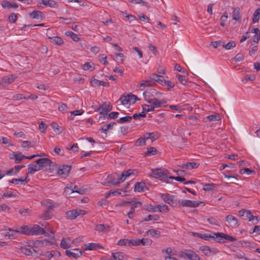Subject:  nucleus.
I'll return each mask as SVG.
<instances>
[{
  "label": "nucleus",
  "mask_w": 260,
  "mask_h": 260,
  "mask_svg": "<svg viewBox=\"0 0 260 260\" xmlns=\"http://www.w3.org/2000/svg\"><path fill=\"white\" fill-rule=\"evenodd\" d=\"M207 220L211 224L216 225H218V221L213 217L208 218H207Z\"/></svg>",
  "instance_id": "nucleus-63"
},
{
  "label": "nucleus",
  "mask_w": 260,
  "mask_h": 260,
  "mask_svg": "<svg viewBox=\"0 0 260 260\" xmlns=\"http://www.w3.org/2000/svg\"><path fill=\"white\" fill-rule=\"evenodd\" d=\"M75 252H72L70 250L66 249V255L69 257L77 258L81 256L82 254V251L77 248L73 249Z\"/></svg>",
  "instance_id": "nucleus-13"
},
{
  "label": "nucleus",
  "mask_w": 260,
  "mask_h": 260,
  "mask_svg": "<svg viewBox=\"0 0 260 260\" xmlns=\"http://www.w3.org/2000/svg\"><path fill=\"white\" fill-rule=\"evenodd\" d=\"M42 3L51 8L55 7L56 5V3L53 0H42Z\"/></svg>",
  "instance_id": "nucleus-36"
},
{
  "label": "nucleus",
  "mask_w": 260,
  "mask_h": 260,
  "mask_svg": "<svg viewBox=\"0 0 260 260\" xmlns=\"http://www.w3.org/2000/svg\"><path fill=\"white\" fill-rule=\"evenodd\" d=\"M112 106L110 105V103L109 102H105L103 104V105L96 110L101 111L100 112V114L101 115L106 114L108 112L112 110Z\"/></svg>",
  "instance_id": "nucleus-10"
},
{
  "label": "nucleus",
  "mask_w": 260,
  "mask_h": 260,
  "mask_svg": "<svg viewBox=\"0 0 260 260\" xmlns=\"http://www.w3.org/2000/svg\"><path fill=\"white\" fill-rule=\"evenodd\" d=\"M9 21L11 23H14L17 19V16L15 13L11 14L8 18Z\"/></svg>",
  "instance_id": "nucleus-53"
},
{
  "label": "nucleus",
  "mask_w": 260,
  "mask_h": 260,
  "mask_svg": "<svg viewBox=\"0 0 260 260\" xmlns=\"http://www.w3.org/2000/svg\"><path fill=\"white\" fill-rule=\"evenodd\" d=\"M168 174H169V171L165 169H157L152 171L151 176L156 179L159 178L160 180L164 182L168 183V181H166V180L168 178Z\"/></svg>",
  "instance_id": "nucleus-3"
},
{
  "label": "nucleus",
  "mask_w": 260,
  "mask_h": 260,
  "mask_svg": "<svg viewBox=\"0 0 260 260\" xmlns=\"http://www.w3.org/2000/svg\"><path fill=\"white\" fill-rule=\"evenodd\" d=\"M47 125L43 121H41L39 124V129L42 133H44L47 128Z\"/></svg>",
  "instance_id": "nucleus-58"
},
{
  "label": "nucleus",
  "mask_w": 260,
  "mask_h": 260,
  "mask_svg": "<svg viewBox=\"0 0 260 260\" xmlns=\"http://www.w3.org/2000/svg\"><path fill=\"white\" fill-rule=\"evenodd\" d=\"M9 232L5 234V236H8L9 239H14L16 237V233H19L18 230H12L11 229H8Z\"/></svg>",
  "instance_id": "nucleus-28"
},
{
  "label": "nucleus",
  "mask_w": 260,
  "mask_h": 260,
  "mask_svg": "<svg viewBox=\"0 0 260 260\" xmlns=\"http://www.w3.org/2000/svg\"><path fill=\"white\" fill-rule=\"evenodd\" d=\"M29 181V179H28V176H26L25 178L23 179L22 178L21 179H16L14 178L12 180H11L10 182L11 183H15V184H18V183L20 182L21 184L23 183H27Z\"/></svg>",
  "instance_id": "nucleus-26"
},
{
  "label": "nucleus",
  "mask_w": 260,
  "mask_h": 260,
  "mask_svg": "<svg viewBox=\"0 0 260 260\" xmlns=\"http://www.w3.org/2000/svg\"><path fill=\"white\" fill-rule=\"evenodd\" d=\"M52 216V212L50 210H46L41 216V218L44 220H47L51 218Z\"/></svg>",
  "instance_id": "nucleus-41"
},
{
  "label": "nucleus",
  "mask_w": 260,
  "mask_h": 260,
  "mask_svg": "<svg viewBox=\"0 0 260 260\" xmlns=\"http://www.w3.org/2000/svg\"><path fill=\"white\" fill-rule=\"evenodd\" d=\"M249 221L253 222L254 224H257L259 221V218L258 216H253L252 214H251Z\"/></svg>",
  "instance_id": "nucleus-60"
},
{
  "label": "nucleus",
  "mask_w": 260,
  "mask_h": 260,
  "mask_svg": "<svg viewBox=\"0 0 260 260\" xmlns=\"http://www.w3.org/2000/svg\"><path fill=\"white\" fill-rule=\"evenodd\" d=\"M113 260H127L128 256L122 252H117L112 253Z\"/></svg>",
  "instance_id": "nucleus-15"
},
{
  "label": "nucleus",
  "mask_w": 260,
  "mask_h": 260,
  "mask_svg": "<svg viewBox=\"0 0 260 260\" xmlns=\"http://www.w3.org/2000/svg\"><path fill=\"white\" fill-rule=\"evenodd\" d=\"M119 101H120L121 104L126 105L129 103V99H127V95H122L120 97Z\"/></svg>",
  "instance_id": "nucleus-49"
},
{
  "label": "nucleus",
  "mask_w": 260,
  "mask_h": 260,
  "mask_svg": "<svg viewBox=\"0 0 260 260\" xmlns=\"http://www.w3.org/2000/svg\"><path fill=\"white\" fill-rule=\"evenodd\" d=\"M99 247H100V245L95 243H89L88 244H84V249L85 250H95Z\"/></svg>",
  "instance_id": "nucleus-20"
},
{
  "label": "nucleus",
  "mask_w": 260,
  "mask_h": 260,
  "mask_svg": "<svg viewBox=\"0 0 260 260\" xmlns=\"http://www.w3.org/2000/svg\"><path fill=\"white\" fill-rule=\"evenodd\" d=\"M134 170L129 169L127 171H123L121 175V177H122V179H125L126 177H129L131 175L133 174L134 172Z\"/></svg>",
  "instance_id": "nucleus-40"
},
{
  "label": "nucleus",
  "mask_w": 260,
  "mask_h": 260,
  "mask_svg": "<svg viewBox=\"0 0 260 260\" xmlns=\"http://www.w3.org/2000/svg\"><path fill=\"white\" fill-rule=\"evenodd\" d=\"M54 151L55 153L58 155H63L64 154V150L63 149H61L59 147H55L54 149Z\"/></svg>",
  "instance_id": "nucleus-64"
},
{
  "label": "nucleus",
  "mask_w": 260,
  "mask_h": 260,
  "mask_svg": "<svg viewBox=\"0 0 260 260\" xmlns=\"http://www.w3.org/2000/svg\"><path fill=\"white\" fill-rule=\"evenodd\" d=\"M28 171L26 174V176H28V174H34L36 172L41 170L40 167L36 163L34 162L28 165Z\"/></svg>",
  "instance_id": "nucleus-16"
},
{
  "label": "nucleus",
  "mask_w": 260,
  "mask_h": 260,
  "mask_svg": "<svg viewBox=\"0 0 260 260\" xmlns=\"http://www.w3.org/2000/svg\"><path fill=\"white\" fill-rule=\"evenodd\" d=\"M226 221L232 228H235L239 225L238 219L232 215H228L225 218Z\"/></svg>",
  "instance_id": "nucleus-11"
},
{
  "label": "nucleus",
  "mask_w": 260,
  "mask_h": 260,
  "mask_svg": "<svg viewBox=\"0 0 260 260\" xmlns=\"http://www.w3.org/2000/svg\"><path fill=\"white\" fill-rule=\"evenodd\" d=\"M145 209L149 212H156L157 211V206L154 207L151 205H149Z\"/></svg>",
  "instance_id": "nucleus-62"
},
{
  "label": "nucleus",
  "mask_w": 260,
  "mask_h": 260,
  "mask_svg": "<svg viewBox=\"0 0 260 260\" xmlns=\"http://www.w3.org/2000/svg\"><path fill=\"white\" fill-rule=\"evenodd\" d=\"M239 214L240 216H245L246 217H247V218H248L249 219L250 216H251V215L252 214V212L249 210L243 209V210H240L239 211Z\"/></svg>",
  "instance_id": "nucleus-39"
},
{
  "label": "nucleus",
  "mask_w": 260,
  "mask_h": 260,
  "mask_svg": "<svg viewBox=\"0 0 260 260\" xmlns=\"http://www.w3.org/2000/svg\"><path fill=\"white\" fill-rule=\"evenodd\" d=\"M116 124V122H111L107 125H104L102 126L101 128V131L105 134H107V131H108L110 129H112V127Z\"/></svg>",
  "instance_id": "nucleus-31"
},
{
  "label": "nucleus",
  "mask_w": 260,
  "mask_h": 260,
  "mask_svg": "<svg viewBox=\"0 0 260 260\" xmlns=\"http://www.w3.org/2000/svg\"><path fill=\"white\" fill-rule=\"evenodd\" d=\"M209 121H217L219 119V116L217 115H211L207 117Z\"/></svg>",
  "instance_id": "nucleus-61"
},
{
  "label": "nucleus",
  "mask_w": 260,
  "mask_h": 260,
  "mask_svg": "<svg viewBox=\"0 0 260 260\" xmlns=\"http://www.w3.org/2000/svg\"><path fill=\"white\" fill-rule=\"evenodd\" d=\"M146 143V140L143 136V137L140 138L139 139L137 140L136 142L135 145L137 146H142L145 145Z\"/></svg>",
  "instance_id": "nucleus-50"
},
{
  "label": "nucleus",
  "mask_w": 260,
  "mask_h": 260,
  "mask_svg": "<svg viewBox=\"0 0 260 260\" xmlns=\"http://www.w3.org/2000/svg\"><path fill=\"white\" fill-rule=\"evenodd\" d=\"M71 240L69 238H66V249L69 248L71 247V243H77L80 242V239L79 238H75L70 242Z\"/></svg>",
  "instance_id": "nucleus-37"
},
{
  "label": "nucleus",
  "mask_w": 260,
  "mask_h": 260,
  "mask_svg": "<svg viewBox=\"0 0 260 260\" xmlns=\"http://www.w3.org/2000/svg\"><path fill=\"white\" fill-rule=\"evenodd\" d=\"M144 137L146 141L148 139H151V143H153L156 140V138H155V137H154V133H146L144 135Z\"/></svg>",
  "instance_id": "nucleus-44"
},
{
  "label": "nucleus",
  "mask_w": 260,
  "mask_h": 260,
  "mask_svg": "<svg viewBox=\"0 0 260 260\" xmlns=\"http://www.w3.org/2000/svg\"><path fill=\"white\" fill-rule=\"evenodd\" d=\"M129 2L135 4H141L143 6H145L148 8L149 7L148 4L143 0H128Z\"/></svg>",
  "instance_id": "nucleus-48"
},
{
  "label": "nucleus",
  "mask_w": 260,
  "mask_h": 260,
  "mask_svg": "<svg viewBox=\"0 0 260 260\" xmlns=\"http://www.w3.org/2000/svg\"><path fill=\"white\" fill-rule=\"evenodd\" d=\"M165 86H167L168 87V89H169L170 88H173L175 84L173 82L170 81H167L164 79L163 81V84Z\"/></svg>",
  "instance_id": "nucleus-55"
},
{
  "label": "nucleus",
  "mask_w": 260,
  "mask_h": 260,
  "mask_svg": "<svg viewBox=\"0 0 260 260\" xmlns=\"http://www.w3.org/2000/svg\"><path fill=\"white\" fill-rule=\"evenodd\" d=\"M148 188L146 187V184L143 182H137L135 186V191H144L145 190H147Z\"/></svg>",
  "instance_id": "nucleus-18"
},
{
  "label": "nucleus",
  "mask_w": 260,
  "mask_h": 260,
  "mask_svg": "<svg viewBox=\"0 0 260 260\" xmlns=\"http://www.w3.org/2000/svg\"><path fill=\"white\" fill-rule=\"evenodd\" d=\"M157 152V150L153 147H150L145 153V155L151 156L153 155Z\"/></svg>",
  "instance_id": "nucleus-46"
},
{
  "label": "nucleus",
  "mask_w": 260,
  "mask_h": 260,
  "mask_svg": "<svg viewBox=\"0 0 260 260\" xmlns=\"http://www.w3.org/2000/svg\"><path fill=\"white\" fill-rule=\"evenodd\" d=\"M151 242L147 238H143L139 239V244L143 245H149L151 244Z\"/></svg>",
  "instance_id": "nucleus-54"
},
{
  "label": "nucleus",
  "mask_w": 260,
  "mask_h": 260,
  "mask_svg": "<svg viewBox=\"0 0 260 260\" xmlns=\"http://www.w3.org/2000/svg\"><path fill=\"white\" fill-rule=\"evenodd\" d=\"M147 235H151L152 236H155L156 238H159L160 236V232L157 230H154L153 229L149 230L147 232Z\"/></svg>",
  "instance_id": "nucleus-38"
},
{
  "label": "nucleus",
  "mask_w": 260,
  "mask_h": 260,
  "mask_svg": "<svg viewBox=\"0 0 260 260\" xmlns=\"http://www.w3.org/2000/svg\"><path fill=\"white\" fill-rule=\"evenodd\" d=\"M91 85L93 86H100L102 84V81L98 80L96 79H94L90 81Z\"/></svg>",
  "instance_id": "nucleus-52"
},
{
  "label": "nucleus",
  "mask_w": 260,
  "mask_h": 260,
  "mask_svg": "<svg viewBox=\"0 0 260 260\" xmlns=\"http://www.w3.org/2000/svg\"><path fill=\"white\" fill-rule=\"evenodd\" d=\"M2 6L4 8H17L18 7V6L16 3H11L10 2L7 1H4L2 2Z\"/></svg>",
  "instance_id": "nucleus-27"
},
{
  "label": "nucleus",
  "mask_w": 260,
  "mask_h": 260,
  "mask_svg": "<svg viewBox=\"0 0 260 260\" xmlns=\"http://www.w3.org/2000/svg\"><path fill=\"white\" fill-rule=\"evenodd\" d=\"M30 229L31 228H29L28 226H21L20 230L19 231V234L30 235H31Z\"/></svg>",
  "instance_id": "nucleus-30"
},
{
  "label": "nucleus",
  "mask_w": 260,
  "mask_h": 260,
  "mask_svg": "<svg viewBox=\"0 0 260 260\" xmlns=\"http://www.w3.org/2000/svg\"><path fill=\"white\" fill-rule=\"evenodd\" d=\"M260 16V8L257 9L254 12L252 18L253 23L258 21Z\"/></svg>",
  "instance_id": "nucleus-34"
},
{
  "label": "nucleus",
  "mask_w": 260,
  "mask_h": 260,
  "mask_svg": "<svg viewBox=\"0 0 260 260\" xmlns=\"http://www.w3.org/2000/svg\"><path fill=\"white\" fill-rule=\"evenodd\" d=\"M66 36L70 37L75 42H78L80 40L78 35L71 31H67Z\"/></svg>",
  "instance_id": "nucleus-32"
},
{
  "label": "nucleus",
  "mask_w": 260,
  "mask_h": 260,
  "mask_svg": "<svg viewBox=\"0 0 260 260\" xmlns=\"http://www.w3.org/2000/svg\"><path fill=\"white\" fill-rule=\"evenodd\" d=\"M30 231L31 235H42L45 233L44 229L37 225H35L33 227H31Z\"/></svg>",
  "instance_id": "nucleus-14"
},
{
  "label": "nucleus",
  "mask_w": 260,
  "mask_h": 260,
  "mask_svg": "<svg viewBox=\"0 0 260 260\" xmlns=\"http://www.w3.org/2000/svg\"><path fill=\"white\" fill-rule=\"evenodd\" d=\"M193 235L205 240H209L213 239L219 243H224L226 241H235L237 239L235 237L226 235L223 233H214L213 236L208 234L193 233Z\"/></svg>",
  "instance_id": "nucleus-1"
},
{
  "label": "nucleus",
  "mask_w": 260,
  "mask_h": 260,
  "mask_svg": "<svg viewBox=\"0 0 260 260\" xmlns=\"http://www.w3.org/2000/svg\"><path fill=\"white\" fill-rule=\"evenodd\" d=\"M199 249L202 251L206 256H210L219 252L216 248H210L207 245H203L200 247Z\"/></svg>",
  "instance_id": "nucleus-4"
},
{
  "label": "nucleus",
  "mask_w": 260,
  "mask_h": 260,
  "mask_svg": "<svg viewBox=\"0 0 260 260\" xmlns=\"http://www.w3.org/2000/svg\"><path fill=\"white\" fill-rule=\"evenodd\" d=\"M145 101L149 104H152L155 108H160L161 107L162 104H165L166 103L165 100H161V101H159L156 98H147V99H146Z\"/></svg>",
  "instance_id": "nucleus-9"
},
{
  "label": "nucleus",
  "mask_w": 260,
  "mask_h": 260,
  "mask_svg": "<svg viewBox=\"0 0 260 260\" xmlns=\"http://www.w3.org/2000/svg\"><path fill=\"white\" fill-rule=\"evenodd\" d=\"M132 117L129 116L123 117L117 120V122L119 123H123L126 122H130L132 120Z\"/></svg>",
  "instance_id": "nucleus-42"
},
{
  "label": "nucleus",
  "mask_w": 260,
  "mask_h": 260,
  "mask_svg": "<svg viewBox=\"0 0 260 260\" xmlns=\"http://www.w3.org/2000/svg\"><path fill=\"white\" fill-rule=\"evenodd\" d=\"M51 126L53 129L54 132L56 134H59L63 131V128L60 126L57 123L52 122L51 124Z\"/></svg>",
  "instance_id": "nucleus-23"
},
{
  "label": "nucleus",
  "mask_w": 260,
  "mask_h": 260,
  "mask_svg": "<svg viewBox=\"0 0 260 260\" xmlns=\"http://www.w3.org/2000/svg\"><path fill=\"white\" fill-rule=\"evenodd\" d=\"M87 191V188L84 186H78L74 185L73 183H71L70 185H66V195L69 197H75V193H78L80 194H83Z\"/></svg>",
  "instance_id": "nucleus-2"
},
{
  "label": "nucleus",
  "mask_w": 260,
  "mask_h": 260,
  "mask_svg": "<svg viewBox=\"0 0 260 260\" xmlns=\"http://www.w3.org/2000/svg\"><path fill=\"white\" fill-rule=\"evenodd\" d=\"M16 78V77L14 75H9L5 76L2 79L0 84H2L3 86H6L12 83Z\"/></svg>",
  "instance_id": "nucleus-12"
},
{
  "label": "nucleus",
  "mask_w": 260,
  "mask_h": 260,
  "mask_svg": "<svg viewBox=\"0 0 260 260\" xmlns=\"http://www.w3.org/2000/svg\"><path fill=\"white\" fill-rule=\"evenodd\" d=\"M202 203H203V202L201 201H192L191 200H183L180 203V205H181L183 207L193 208L197 207Z\"/></svg>",
  "instance_id": "nucleus-8"
},
{
  "label": "nucleus",
  "mask_w": 260,
  "mask_h": 260,
  "mask_svg": "<svg viewBox=\"0 0 260 260\" xmlns=\"http://www.w3.org/2000/svg\"><path fill=\"white\" fill-rule=\"evenodd\" d=\"M150 78L160 84H163V81L165 79L162 76L159 75L157 74H152L150 76Z\"/></svg>",
  "instance_id": "nucleus-19"
},
{
  "label": "nucleus",
  "mask_w": 260,
  "mask_h": 260,
  "mask_svg": "<svg viewBox=\"0 0 260 260\" xmlns=\"http://www.w3.org/2000/svg\"><path fill=\"white\" fill-rule=\"evenodd\" d=\"M143 95L144 96L145 100L147 98H159L162 96V93L159 91H157L155 89L151 88L149 90H145L143 93Z\"/></svg>",
  "instance_id": "nucleus-6"
},
{
  "label": "nucleus",
  "mask_w": 260,
  "mask_h": 260,
  "mask_svg": "<svg viewBox=\"0 0 260 260\" xmlns=\"http://www.w3.org/2000/svg\"><path fill=\"white\" fill-rule=\"evenodd\" d=\"M34 162L36 163L40 167L41 170L46 168L47 169V166L49 167V169H51L52 161L47 158H42L37 159Z\"/></svg>",
  "instance_id": "nucleus-5"
},
{
  "label": "nucleus",
  "mask_w": 260,
  "mask_h": 260,
  "mask_svg": "<svg viewBox=\"0 0 260 260\" xmlns=\"http://www.w3.org/2000/svg\"><path fill=\"white\" fill-rule=\"evenodd\" d=\"M162 199L169 205L173 204V196H170L169 194H162L161 196Z\"/></svg>",
  "instance_id": "nucleus-25"
},
{
  "label": "nucleus",
  "mask_w": 260,
  "mask_h": 260,
  "mask_svg": "<svg viewBox=\"0 0 260 260\" xmlns=\"http://www.w3.org/2000/svg\"><path fill=\"white\" fill-rule=\"evenodd\" d=\"M77 217V210H70L66 212V218L70 219H74Z\"/></svg>",
  "instance_id": "nucleus-22"
},
{
  "label": "nucleus",
  "mask_w": 260,
  "mask_h": 260,
  "mask_svg": "<svg viewBox=\"0 0 260 260\" xmlns=\"http://www.w3.org/2000/svg\"><path fill=\"white\" fill-rule=\"evenodd\" d=\"M240 8L239 7L234 9L233 12L232 17L233 19L239 21L241 19V17L240 16Z\"/></svg>",
  "instance_id": "nucleus-21"
},
{
  "label": "nucleus",
  "mask_w": 260,
  "mask_h": 260,
  "mask_svg": "<svg viewBox=\"0 0 260 260\" xmlns=\"http://www.w3.org/2000/svg\"><path fill=\"white\" fill-rule=\"evenodd\" d=\"M221 45L225 49L229 50L236 46V43L234 41H231L226 44L222 43Z\"/></svg>",
  "instance_id": "nucleus-35"
},
{
  "label": "nucleus",
  "mask_w": 260,
  "mask_h": 260,
  "mask_svg": "<svg viewBox=\"0 0 260 260\" xmlns=\"http://www.w3.org/2000/svg\"><path fill=\"white\" fill-rule=\"evenodd\" d=\"M49 39H50V42L52 43H55L56 44L60 45L61 44H62L63 43V40L58 37H49Z\"/></svg>",
  "instance_id": "nucleus-33"
},
{
  "label": "nucleus",
  "mask_w": 260,
  "mask_h": 260,
  "mask_svg": "<svg viewBox=\"0 0 260 260\" xmlns=\"http://www.w3.org/2000/svg\"><path fill=\"white\" fill-rule=\"evenodd\" d=\"M178 80L183 84L185 85L187 83V81L185 78V77L180 75H176Z\"/></svg>",
  "instance_id": "nucleus-59"
},
{
  "label": "nucleus",
  "mask_w": 260,
  "mask_h": 260,
  "mask_svg": "<svg viewBox=\"0 0 260 260\" xmlns=\"http://www.w3.org/2000/svg\"><path fill=\"white\" fill-rule=\"evenodd\" d=\"M159 219V216L157 215H149L146 218L144 219L143 221H147L149 220H158Z\"/></svg>",
  "instance_id": "nucleus-45"
},
{
  "label": "nucleus",
  "mask_w": 260,
  "mask_h": 260,
  "mask_svg": "<svg viewBox=\"0 0 260 260\" xmlns=\"http://www.w3.org/2000/svg\"><path fill=\"white\" fill-rule=\"evenodd\" d=\"M146 117V114L145 113H144V112H142V113H136V114H134L133 116V117L135 119H140L141 118H143V117Z\"/></svg>",
  "instance_id": "nucleus-56"
},
{
  "label": "nucleus",
  "mask_w": 260,
  "mask_h": 260,
  "mask_svg": "<svg viewBox=\"0 0 260 260\" xmlns=\"http://www.w3.org/2000/svg\"><path fill=\"white\" fill-rule=\"evenodd\" d=\"M127 95V99H129L130 104H135L136 101H139L140 99L135 95L132 93L128 94Z\"/></svg>",
  "instance_id": "nucleus-43"
},
{
  "label": "nucleus",
  "mask_w": 260,
  "mask_h": 260,
  "mask_svg": "<svg viewBox=\"0 0 260 260\" xmlns=\"http://www.w3.org/2000/svg\"><path fill=\"white\" fill-rule=\"evenodd\" d=\"M157 211H159L160 212H165L166 211H167L169 210L168 206L166 205H158L157 206Z\"/></svg>",
  "instance_id": "nucleus-47"
},
{
  "label": "nucleus",
  "mask_w": 260,
  "mask_h": 260,
  "mask_svg": "<svg viewBox=\"0 0 260 260\" xmlns=\"http://www.w3.org/2000/svg\"><path fill=\"white\" fill-rule=\"evenodd\" d=\"M141 205V203L140 202H134L132 204H131V210L129 211H133V213H134L135 209L138 207L140 206Z\"/></svg>",
  "instance_id": "nucleus-57"
},
{
  "label": "nucleus",
  "mask_w": 260,
  "mask_h": 260,
  "mask_svg": "<svg viewBox=\"0 0 260 260\" xmlns=\"http://www.w3.org/2000/svg\"><path fill=\"white\" fill-rule=\"evenodd\" d=\"M118 245L120 246H129V240L128 239H120L118 241Z\"/></svg>",
  "instance_id": "nucleus-51"
},
{
  "label": "nucleus",
  "mask_w": 260,
  "mask_h": 260,
  "mask_svg": "<svg viewBox=\"0 0 260 260\" xmlns=\"http://www.w3.org/2000/svg\"><path fill=\"white\" fill-rule=\"evenodd\" d=\"M30 16L33 18V19H39L41 18L42 19L44 18V15L40 11H34L30 14Z\"/></svg>",
  "instance_id": "nucleus-24"
},
{
  "label": "nucleus",
  "mask_w": 260,
  "mask_h": 260,
  "mask_svg": "<svg viewBox=\"0 0 260 260\" xmlns=\"http://www.w3.org/2000/svg\"><path fill=\"white\" fill-rule=\"evenodd\" d=\"M199 166V164L195 162H187L186 164H182L179 165V167L182 169H196L198 168Z\"/></svg>",
  "instance_id": "nucleus-17"
},
{
  "label": "nucleus",
  "mask_w": 260,
  "mask_h": 260,
  "mask_svg": "<svg viewBox=\"0 0 260 260\" xmlns=\"http://www.w3.org/2000/svg\"><path fill=\"white\" fill-rule=\"evenodd\" d=\"M22 252L26 255H32L34 253L36 252V251L34 248L30 247L22 248Z\"/></svg>",
  "instance_id": "nucleus-29"
},
{
  "label": "nucleus",
  "mask_w": 260,
  "mask_h": 260,
  "mask_svg": "<svg viewBox=\"0 0 260 260\" xmlns=\"http://www.w3.org/2000/svg\"><path fill=\"white\" fill-rule=\"evenodd\" d=\"M108 182L111 183L114 185H118L121 182L124 181V179L119 177L117 173H114L108 176Z\"/></svg>",
  "instance_id": "nucleus-7"
}]
</instances>
